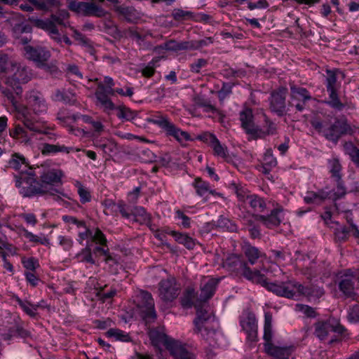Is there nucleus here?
<instances>
[{
	"instance_id": "f257e3e1",
	"label": "nucleus",
	"mask_w": 359,
	"mask_h": 359,
	"mask_svg": "<svg viewBox=\"0 0 359 359\" xmlns=\"http://www.w3.org/2000/svg\"><path fill=\"white\" fill-rule=\"evenodd\" d=\"M32 77L33 72L29 67L17 62L5 81L6 85L11 88L13 92L10 89L4 88L2 90V94L7 97L19 114L21 115V121L27 129L36 133L46 134L50 128L40 121L34 119L29 109L27 107L18 105L14 96V93L17 95H20L22 93V85L27 83L32 80Z\"/></svg>"
},
{
	"instance_id": "f03ea898",
	"label": "nucleus",
	"mask_w": 359,
	"mask_h": 359,
	"mask_svg": "<svg viewBox=\"0 0 359 359\" xmlns=\"http://www.w3.org/2000/svg\"><path fill=\"white\" fill-rule=\"evenodd\" d=\"M252 276H248V280L252 283L262 285L269 291L278 296L289 299H295L300 294H304V287L294 280H288L280 283H269L266 276L258 270Z\"/></svg>"
},
{
	"instance_id": "7ed1b4c3",
	"label": "nucleus",
	"mask_w": 359,
	"mask_h": 359,
	"mask_svg": "<svg viewBox=\"0 0 359 359\" xmlns=\"http://www.w3.org/2000/svg\"><path fill=\"white\" fill-rule=\"evenodd\" d=\"M311 124L318 133L334 144L338 142L341 136L352 135L356 129L355 127L353 128L348 124L346 118H337L332 124L316 118L311 121Z\"/></svg>"
},
{
	"instance_id": "20e7f679",
	"label": "nucleus",
	"mask_w": 359,
	"mask_h": 359,
	"mask_svg": "<svg viewBox=\"0 0 359 359\" xmlns=\"http://www.w3.org/2000/svg\"><path fill=\"white\" fill-rule=\"evenodd\" d=\"M62 220L69 224L76 225L78 228H83V231L78 233L77 241L82 245L84 241H88L97 245L94 249V252H100L107 255L108 250H105L104 246H107V240L104 233L99 228L89 229L86 226L84 221L79 220L75 217L70 215L62 216Z\"/></svg>"
},
{
	"instance_id": "39448f33",
	"label": "nucleus",
	"mask_w": 359,
	"mask_h": 359,
	"mask_svg": "<svg viewBox=\"0 0 359 359\" xmlns=\"http://www.w3.org/2000/svg\"><path fill=\"white\" fill-rule=\"evenodd\" d=\"M273 337L272 314L270 312L264 313V336L266 341L264 349L266 353L273 359H294L295 346L293 345H276L271 342Z\"/></svg>"
},
{
	"instance_id": "423d86ee",
	"label": "nucleus",
	"mask_w": 359,
	"mask_h": 359,
	"mask_svg": "<svg viewBox=\"0 0 359 359\" xmlns=\"http://www.w3.org/2000/svg\"><path fill=\"white\" fill-rule=\"evenodd\" d=\"M149 335L153 344L165 346L175 359H196L195 355L188 351L181 342L174 340L165 333L153 330Z\"/></svg>"
},
{
	"instance_id": "0eeeda50",
	"label": "nucleus",
	"mask_w": 359,
	"mask_h": 359,
	"mask_svg": "<svg viewBox=\"0 0 359 359\" xmlns=\"http://www.w3.org/2000/svg\"><path fill=\"white\" fill-rule=\"evenodd\" d=\"M15 186L22 197L32 198L46 195L44 187L38 181L33 171L20 172L14 175Z\"/></svg>"
},
{
	"instance_id": "6e6552de",
	"label": "nucleus",
	"mask_w": 359,
	"mask_h": 359,
	"mask_svg": "<svg viewBox=\"0 0 359 359\" xmlns=\"http://www.w3.org/2000/svg\"><path fill=\"white\" fill-rule=\"evenodd\" d=\"M64 177V172L58 168H50L44 171L40 176L41 185L44 187L46 194L54 197V200L60 202L62 198L70 199L67 194L62 191L53 187L55 184H62V179Z\"/></svg>"
},
{
	"instance_id": "1a4fd4ad",
	"label": "nucleus",
	"mask_w": 359,
	"mask_h": 359,
	"mask_svg": "<svg viewBox=\"0 0 359 359\" xmlns=\"http://www.w3.org/2000/svg\"><path fill=\"white\" fill-rule=\"evenodd\" d=\"M197 317L194 320L196 332L207 341L210 346H220L219 339L222 338V334L217 332L209 323L210 316L207 312L201 308L197 309Z\"/></svg>"
},
{
	"instance_id": "9d476101",
	"label": "nucleus",
	"mask_w": 359,
	"mask_h": 359,
	"mask_svg": "<svg viewBox=\"0 0 359 359\" xmlns=\"http://www.w3.org/2000/svg\"><path fill=\"white\" fill-rule=\"evenodd\" d=\"M148 122L157 126L163 130L167 136L172 137L178 142L182 144L184 142L191 140L190 135L177 127L166 115L160 112L156 113L148 119Z\"/></svg>"
},
{
	"instance_id": "9b49d317",
	"label": "nucleus",
	"mask_w": 359,
	"mask_h": 359,
	"mask_svg": "<svg viewBox=\"0 0 359 359\" xmlns=\"http://www.w3.org/2000/svg\"><path fill=\"white\" fill-rule=\"evenodd\" d=\"M337 69H327L326 71L325 86L329 95V100L325 101V103L330 106L331 108L341 111L345 108L344 104L339 98L338 90L340 88L341 84L337 81Z\"/></svg>"
},
{
	"instance_id": "f8f14e48",
	"label": "nucleus",
	"mask_w": 359,
	"mask_h": 359,
	"mask_svg": "<svg viewBox=\"0 0 359 359\" xmlns=\"http://www.w3.org/2000/svg\"><path fill=\"white\" fill-rule=\"evenodd\" d=\"M223 267L229 271L241 272L248 279V276H252L257 270H252L246 262L243 261L240 256L234 254L229 255L223 262Z\"/></svg>"
},
{
	"instance_id": "ddd939ff",
	"label": "nucleus",
	"mask_w": 359,
	"mask_h": 359,
	"mask_svg": "<svg viewBox=\"0 0 359 359\" xmlns=\"http://www.w3.org/2000/svg\"><path fill=\"white\" fill-rule=\"evenodd\" d=\"M160 298L164 302H172L176 299L180 292V287L176 279L170 276L161 280L158 283Z\"/></svg>"
},
{
	"instance_id": "4468645a",
	"label": "nucleus",
	"mask_w": 359,
	"mask_h": 359,
	"mask_svg": "<svg viewBox=\"0 0 359 359\" xmlns=\"http://www.w3.org/2000/svg\"><path fill=\"white\" fill-rule=\"evenodd\" d=\"M287 90L285 87H280L271 92L269 100L270 110L278 116H283L286 113L285 99Z\"/></svg>"
},
{
	"instance_id": "2eb2a0df",
	"label": "nucleus",
	"mask_w": 359,
	"mask_h": 359,
	"mask_svg": "<svg viewBox=\"0 0 359 359\" xmlns=\"http://www.w3.org/2000/svg\"><path fill=\"white\" fill-rule=\"evenodd\" d=\"M344 327L334 319L319 321L315 324L314 334L320 340H325L332 333L341 334Z\"/></svg>"
},
{
	"instance_id": "dca6fc26",
	"label": "nucleus",
	"mask_w": 359,
	"mask_h": 359,
	"mask_svg": "<svg viewBox=\"0 0 359 359\" xmlns=\"http://www.w3.org/2000/svg\"><path fill=\"white\" fill-rule=\"evenodd\" d=\"M141 302L139 307L142 318L147 323H151L156 318V313L154 308V301L151 294L147 291H141L140 294Z\"/></svg>"
},
{
	"instance_id": "f3484780",
	"label": "nucleus",
	"mask_w": 359,
	"mask_h": 359,
	"mask_svg": "<svg viewBox=\"0 0 359 359\" xmlns=\"http://www.w3.org/2000/svg\"><path fill=\"white\" fill-rule=\"evenodd\" d=\"M356 276L351 269H347L339 274L338 287L346 297H352L355 294Z\"/></svg>"
},
{
	"instance_id": "a211bd4d",
	"label": "nucleus",
	"mask_w": 359,
	"mask_h": 359,
	"mask_svg": "<svg viewBox=\"0 0 359 359\" xmlns=\"http://www.w3.org/2000/svg\"><path fill=\"white\" fill-rule=\"evenodd\" d=\"M290 102L296 109L302 111L305 108V103L312 99L309 90L294 83L290 84Z\"/></svg>"
},
{
	"instance_id": "6ab92c4d",
	"label": "nucleus",
	"mask_w": 359,
	"mask_h": 359,
	"mask_svg": "<svg viewBox=\"0 0 359 359\" xmlns=\"http://www.w3.org/2000/svg\"><path fill=\"white\" fill-rule=\"evenodd\" d=\"M27 104L35 114H43L47 112L48 104L43 94L35 90L26 94Z\"/></svg>"
},
{
	"instance_id": "aec40b11",
	"label": "nucleus",
	"mask_w": 359,
	"mask_h": 359,
	"mask_svg": "<svg viewBox=\"0 0 359 359\" xmlns=\"http://www.w3.org/2000/svg\"><path fill=\"white\" fill-rule=\"evenodd\" d=\"M240 325L247 334L248 338L255 341L257 336V320L255 315L250 311H245L240 317Z\"/></svg>"
},
{
	"instance_id": "412c9836",
	"label": "nucleus",
	"mask_w": 359,
	"mask_h": 359,
	"mask_svg": "<svg viewBox=\"0 0 359 359\" xmlns=\"http://www.w3.org/2000/svg\"><path fill=\"white\" fill-rule=\"evenodd\" d=\"M198 139L210 147L215 156L222 158L229 156V151L226 144H222L214 134L205 133L200 135Z\"/></svg>"
},
{
	"instance_id": "4be33fe9",
	"label": "nucleus",
	"mask_w": 359,
	"mask_h": 359,
	"mask_svg": "<svg viewBox=\"0 0 359 359\" xmlns=\"http://www.w3.org/2000/svg\"><path fill=\"white\" fill-rule=\"evenodd\" d=\"M25 56L27 59L34 62L39 67L43 62H47L50 57V53L41 46H25Z\"/></svg>"
},
{
	"instance_id": "5701e85b",
	"label": "nucleus",
	"mask_w": 359,
	"mask_h": 359,
	"mask_svg": "<svg viewBox=\"0 0 359 359\" xmlns=\"http://www.w3.org/2000/svg\"><path fill=\"white\" fill-rule=\"evenodd\" d=\"M255 217L267 228L271 229L278 226L284 220V210L282 207H278L272 210L269 215H257Z\"/></svg>"
},
{
	"instance_id": "b1692460",
	"label": "nucleus",
	"mask_w": 359,
	"mask_h": 359,
	"mask_svg": "<svg viewBox=\"0 0 359 359\" xmlns=\"http://www.w3.org/2000/svg\"><path fill=\"white\" fill-rule=\"evenodd\" d=\"M219 280V279H215L210 276L203 278L200 285L201 294L198 299L199 302H205L213 296Z\"/></svg>"
},
{
	"instance_id": "393cba45",
	"label": "nucleus",
	"mask_w": 359,
	"mask_h": 359,
	"mask_svg": "<svg viewBox=\"0 0 359 359\" xmlns=\"http://www.w3.org/2000/svg\"><path fill=\"white\" fill-rule=\"evenodd\" d=\"M191 185L194 188L196 194L203 198L204 201H208L209 195L222 196L221 194L212 188L209 182L203 180L201 178H196Z\"/></svg>"
},
{
	"instance_id": "a878e982",
	"label": "nucleus",
	"mask_w": 359,
	"mask_h": 359,
	"mask_svg": "<svg viewBox=\"0 0 359 359\" xmlns=\"http://www.w3.org/2000/svg\"><path fill=\"white\" fill-rule=\"evenodd\" d=\"M239 119L242 128L248 134L255 135L257 133L258 128L254 123V116L252 110L245 108L239 114Z\"/></svg>"
},
{
	"instance_id": "bb28decb",
	"label": "nucleus",
	"mask_w": 359,
	"mask_h": 359,
	"mask_svg": "<svg viewBox=\"0 0 359 359\" xmlns=\"http://www.w3.org/2000/svg\"><path fill=\"white\" fill-rule=\"evenodd\" d=\"M237 196L239 200L249 204L255 212H264L266 208V204L264 198L256 194L245 196L240 192H237Z\"/></svg>"
},
{
	"instance_id": "cd10ccee",
	"label": "nucleus",
	"mask_w": 359,
	"mask_h": 359,
	"mask_svg": "<svg viewBox=\"0 0 359 359\" xmlns=\"http://www.w3.org/2000/svg\"><path fill=\"white\" fill-rule=\"evenodd\" d=\"M193 45L189 41H177L175 40H170L163 45L155 47V51L160 50H166L169 51L177 52L193 48Z\"/></svg>"
},
{
	"instance_id": "c85d7f7f",
	"label": "nucleus",
	"mask_w": 359,
	"mask_h": 359,
	"mask_svg": "<svg viewBox=\"0 0 359 359\" xmlns=\"http://www.w3.org/2000/svg\"><path fill=\"white\" fill-rule=\"evenodd\" d=\"M95 95L99 104L104 111H110L115 109L114 104L109 97L111 95L104 90L102 85H98Z\"/></svg>"
},
{
	"instance_id": "c756f323",
	"label": "nucleus",
	"mask_w": 359,
	"mask_h": 359,
	"mask_svg": "<svg viewBox=\"0 0 359 359\" xmlns=\"http://www.w3.org/2000/svg\"><path fill=\"white\" fill-rule=\"evenodd\" d=\"M132 215L133 216L130 221L138 222L140 224H145L152 229L151 227V215L147 212L144 208L142 206L133 207Z\"/></svg>"
},
{
	"instance_id": "7c9ffc66",
	"label": "nucleus",
	"mask_w": 359,
	"mask_h": 359,
	"mask_svg": "<svg viewBox=\"0 0 359 359\" xmlns=\"http://www.w3.org/2000/svg\"><path fill=\"white\" fill-rule=\"evenodd\" d=\"M330 193L327 189H320L318 191H308L304 198L306 203L319 204L327 198Z\"/></svg>"
},
{
	"instance_id": "2f4dec72",
	"label": "nucleus",
	"mask_w": 359,
	"mask_h": 359,
	"mask_svg": "<svg viewBox=\"0 0 359 359\" xmlns=\"http://www.w3.org/2000/svg\"><path fill=\"white\" fill-rule=\"evenodd\" d=\"M52 100L56 102H63L67 104H74L76 102V96L72 90H56L52 95Z\"/></svg>"
},
{
	"instance_id": "473e14b6",
	"label": "nucleus",
	"mask_w": 359,
	"mask_h": 359,
	"mask_svg": "<svg viewBox=\"0 0 359 359\" xmlns=\"http://www.w3.org/2000/svg\"><path fill=\"white\" fill-rule=\"evenodd\" d=\"M180 244L183 245L188 250H192L196 245V241L187 233L171 231L169 233Z\"/></svg>"
},
{
	"instance_id": "72a5a7b5",
	"label": "nucleus",
	"mask_w": 359,
	"mask_h": 359,
	"mask_svg": "<svg viewBox=\"0 0 359 359\" xmlns=\"http://www.w3.org/2000/svg\"><path fill=\"white\" fill-rule=\"evenodd\" d=\"M333 182L335 187L331 190H327L328 192L330 193L328 198L336 201L344 197L347 193V190L342 179H340L339 180H333Z\"/></svg>"
},
{
	"instance_id": "f704fd0d",
	"label": "nucleus",
	"mask_w": 359,
	"mask_h": 359,
	"mask_svg": "<svg viewBox=\"0 0 359 359\" xmlns=\"http://www.w3.org/2000/svg\"><path fill=\"white\" fill-rule=\"evenodd\" d=\"M72 151H79L80 149H74L73 147H68L65 145L50 144H44L42 149L43 154H55L58 152L69 154Z\"/></svg>"
},
{
	"instance_id": "c9c22d12",
	"label": "nucleus",
	"mask_w": 359,
	"mask_h": 359,
	"mask_svg": "<svg viewBox=\"0 0 359 359\" xmlns=\"http://www.w3.org/2000/svg\"><path fill=\"white\" fill-rule=\"evenodd\" d=\"M116 11L130 22H134L139 18L138 13L133 7L117 6L116 8Z\"/></svg>"
},
{
	"instance_id": "e433bc0d",
	"label": "nucleus",
	"mask_w": 359,
	"mask_h": 359,
	"mask_svg": "<svg viewBox=\"0 0 359 359\" xmlns=\"http://www.w3.org/2000/svg\"><path fill=\"white\" fill-rule=\"evenodd\" d=\"M95 145L109 156L116 153L118 151L117 144L111 140H106L104 141L97 140L95 142Z\"/></svg>"
},
{
	"instance_id": "4c0bfd02",
	"label": "nucleus",
	"mask_w": 359,
	"mask_h": 359,
	"mask_svg": "<svg viewBox=\"0 0 359 359\" xmlns=\"http://www.w3.org/2000/svg\"><path fill=\"white\" fill-rule=\"evenodd\" d=\"M16 63L7 54L0 53V74L8 75Z\"/></svg>"
},
{
	"instance_id": "58836bf2",
	"label": "nucleus",
	"mask_w": 359,
	"mask_h": 359,
	"mask_svg": "<svg viewBox=\"0 0 359 359\" xmlns=\"http://www.w3.org/2000/svg\"><path fill=\"white\" fill-rule=\"evenodd\" d=\"M107 14V12L101 6L92 2H86L84 15L102 18L104 17Z\"/></svg>"
},
{
	"instance_id": "ea45409f",
	"label": "nucleus",
	"mask_w": 359,
	"mask_h": 359,
	"mask_svg": "<svg viewBox=\"0 0 359 359\" xmlns=\"http://www.w3.org/2000/svg\"><path fill=\"white\" fill-rule=\"evenodd\" d=\"M243 251L249 263L252 265H254L257 259L262 255V252L257 248L249 244L244 246Z\"/></svg>"
},
{
	"instance_id": "a19ab883",
	"label": "nucleus",
	"mask_w": 359,
	"mask_h": 359,
	"mask_svg": "<svg viewBox=\"0 0 359 359\" xmlns=\"http://www.w3.org/2000/svg\"><path fill=\"white\" fill-rule=\"evenodd\" d=\"M74 184L75 187L77 188V193L79 196L80 202L82 204H85L91 201L92 196L88 188L83 185V184L78 180L75 181Z\"/></svg>"
},
{
	"instance_id": "79ce46f5",
	"label": "nucleus",
	"mask_w": 359,
	"mask_h": 359,
	"mask_svg": "<svg viewBox=\"0 0 359 359\" xmlns=\"http://www.w3.org/2000/svg\"><path fill=\"white\" fill-rule=\"evenodd\" d=\"M328 167L332 180L341 179V165L337 158H332L328 161Z\"/></svg>"
},
{
	"instance_id": "37998d69",
	"label": "nucleus",
	"mask_w": 359,
	"mask_h": 359,
	"mask_svg": "<svg viewBox=\"0 0 359 359\" xmlns=\"http://www.w3.org/2000/svg\"><path fill=\"white\" fill-rule=\"evenodd\" d=\"M21 231L22 236L31 243H33L34 244H41L44 245H49V240L47 238H46L43 234H41L42 236L35 235L25 228L21 229Z\"/></svg>"
},
{
	"instance_id": "c03bdc74",
	"label": "nucleus",
	"mask_w": 359,
	"mask_h": 359,
	"mask_svg": "<svg viewBox=\"0 0 359 359\" xmlns=\"http://www.w3.org/2000/svg\"><path fill=\"white\" fill-rule=\"evenodd\" d=\"M87 241L86 246L83 248L78 254L77 257L80 259L81 262H84L87 263H90L91 264H95V260L93 258L92 256V250H91V245L93 242L91 241Z\"/></svg>"
},
{
	"instance_id": "a18cd8bd",
	"label": "nucleus",
	"mask_w": 359,
	"mask_h": 359,
	"mask_svg": "<svg viewBox=\"0 0 359 359\" xmlns=\"http://www.w3.org/2000/svg\"><path fill=\"white\" fill-rule=\"evenodd\" d=\"M195 297V290L193 287L187 288L180 299L181 305L184 308H191L194 305Z\"/></svg>"
},
{
	"instance_id": "49530a36",
	"label": "nucleus",
	"mask_w": 359,
	"mask_h": 359,
	"mask_svg": "<svg viewBox=\"0 0 359 359\" xmlns=\"http://www.w3.org/2000/svg\"><path fill=\"white\" fill-rule=\"evenodd\" d=\"M194 104L198 107L203 108L205 112H216L217 109L215 106L211 104L210 100L205 99L201 95H196L194 97Z\"/></svg>"
},
{
	"instance_id": "de8ad7c7",
	"label": "nucleus",
	"mask_w": 359,
	"mask_h": 359,
	"mask_svg": "<svg viewBox=\"0 0 359 359\" xmlns=\"http://www.w3.org/2000/svg\"><path fill=\"white\" fill-rule=\"evenodd\" d=\"M15 301L27 315L31 317H34L36 316V311L39 307V305L32 304L27 301H23L18 297H15Z\"/></svg>"
},
{
	"instance_id": "09e8293b",
	"label": "nucleus",
	"mask_w": 359,
	"mask_h": 359,
	"mask_svg": "<svg viewBox=\"0 0 359 359\" xmlns=\"http://www.w3.org/2000/svg\"><path fill=\"white\" fill-rule=\"evenodd\" d=\"M31 29V27L23 22L15 23L12 27L13 36L15 39H20L22 34L30 33Z\"/></svg>"
},
{
	"instance_id": "8fccbe9b",
	"label": "nucleus",
	"mask_w": 359,
	"mask_h": 359,
	"mask_svg": "<svg viewBox=\"0 0 359 359\" xmlns=\"http://www.w3.org/2000/svg\"><path fill=\"white\" fill-rule=\"evenodd\" d=\"M8 165L16 170H19L22 165L27 167L26 159L22 155L14 154L8 161Z\"/></svg>"
},
{
	"instance_id": "3c124183",
	"label": "nucleus",
	"mask_w": 359,
	"mask_h": 359,
	"mask_svg": "<svg viewBox=\"0 0 359 359\" xmlns=\"http://www.w3.org/2000/svg\"><path fill=\"white\" fill-rule=\"evenodd\" d=\"M344 148L346 154H348L351 161L359 169V149H358L351 143L346 144Z\"/></svg>"
},
{
	"instance_id": "603ef678",
	"label": "nucleus",
	"mask_w": 359,
	"mask_h": 359,
	"mask_svg": "<svg viewBox=\"0 0 359 359\" xmlns=\"http://www.w3.org/2000/svg\"><path fill=\"white\" fill-rule=\"evenodd\" d=\"M114 109L117 110L116 116L119 119L131 121L135 117L134 111L126 107H115Z\"/></svg>"
},
{
	"instance_id": "864d4df0",
	"label": "nucleus",
	"mask_w": 359,
	"mask_h": 359,
	"mask_svg": "<svg viewBox=\"0 0 359 359\" xmlns=\"http://www.w3.org/2000/svg\"><path fill=\"white\" fill-rule=\"evenodd\" d=\"M107 335L109 337L114 338L115 340H119L122 341H130V336L125 332L111 328L107 332Z\"/></svg>"
},
{
	"instance_id": "5fc2aeb1",
	"label": "nucleus",
	"mask_w": 359,
	"mask_h": 359,
	"mask_svg": "<svg viewBox=\"0 0 359 359\" xmlns=\"http://www.w3.org/2000/svg\"><path fill=\"white\" fill-rule=\"evenodd\" d=\"M21 262L24 268H25L27 270L30 271L29 272L34 271L36 269H38L40 266L39 260L34 257H22L21 259Z\"/></svg>"
},
{
	"instance_id": "6e6d98bb",
	"label": "nucleus",
	"mask_w": 359,
	"mask_h": 359,
	"mask_svg": "<svg viewBox=\"0 0 359 359\" xmlns=\"http://www.w3.org/2000/svg\"><path fill=\"white\" fill-rule=\"evenodd\" d=\"M217 224L219 227L225 229L231 232L236 231L238 229V227L234 222L223 216H220L219 217Z\"/></svg>"
},
{
	"instance_id": "4d7b16f0",
	"label": "nucleus",
	"mask_w": 359,
	"mask_h": 359,
	"mask_svg": "<svg viewBox=\"0 0 359 359\" xmlns=\"http://www.w3.org/2000/svg\"><path fill=\"white\" fill-rule=\"evenodd\" d=\"M243 222L245 225L249 226V231L252 238H257L260 236V230L258 226L253 225L252 217H244L243 218Z\"/></svg>"
},
{
	"instance_id": "13d9d810",
	"label": "nucleus",
	"mask_w": 359,
	"mask_h": 359,
	"mask_svg": "<svg viewBox=\"0 0 359 359\" xmlns=\"http://www.w3.org/2000/svg\"><path fill=\"white\" fill-rule=\"evenodd\" d=\"M10 135L13 138H22L26 142H30V138L27 135L26 130L20 125H17L15 128L10 130Z\"/></svg>"
},
{
	"instance_id": "bf43d9fd",
	"label": "nucleus",
	"mask_w": 359,
	"mask_h": 359,
	"mask_svg": "<svg viewBox=\"0 0 359 359\" xmlns=\"http://www.w3.org/2000/svg\"><path fill=\"white\" fill-rule=\"evenodd\" d=\"M86 2L78 1L76 0H69L68 8L69 10L84 15Z\"/></svg>"
},
{
	"instance_id": "052dcab7",
	"label": "nucleus",
	"mask_w": 359,
	"mask_h": 359,
	"mask_svg": "<svg viewBox=\"0 0 359 359\" xmlns=\"http://www.w3.org/2000/svg\"><path fill=\"white\" fill-rule=\"evenodd\" d=\"M39 67L43 69L46 72L50 74L53 76H57L60 74V71L57 65L56 61H52L50 63L43 62Z\"/></svg>"
},
{
	"instance_id": "680f3d73",
	"label": "nucleus",
	"mask_w": 359,
	"mask_h": 359,
	"mask_svg": "<svg viewBox=\"0 0 359 359\" xmlns=\"http://www.w3.org/2000/svg\"><path fill=\"white\" fill-rule=\"evenodd\" d=\"M172 17L175 20H182L192 18L194 13L191 11H184L180 8H175L172 12Z\"/></svg>"
},
{
	"instance_id": "e2e57ef3",
	"label": "nucleus",
	"mask_w": 359,
	"mask_h": 359,
	"mask_svg": "<svg viewBox=\"0 0 359 359\" xmlns=\"http://www.w3.org/2000/svg\"><path fill=\"white\" fill-rule=\"evenodd\" d=\"M116 207L123 217H124L128 220H131L132 216H133V215H132L133 208L128 207L126 205V203L123 201H119L116 204Z\"/></svg>"
},
{
	"instance_id": "0e129e2a",
	"label": "nucleus",
	"mask_w": 359,
	"mask_h": 359,
	"mask_svg": "<svg viewBox=\"0 0 359 359\" xmlns=\"http://www.w3.org/2000/svg\"><path fill=\"white\" fill-rule=\"evenodd\" d=\"M98 85H102L104 90H105L110 95H114V89L113 87L115 83L113 79L110 76H104L103 81H100L97 83Z\"/></svg>"
},
{
	"instance_id": "69168bd1",
	"label": "nucleus",
	"mask_w": 359,
	"mask_h": 359,
	"mask_svg": "<svg viewBox=\"0 0 359 359\" xmlns=\"http://www.w3.org/2000/svg\"><path fill=\"white\" fill-rule=\"evenodd\" d=\"M175 217L177 219L182 221L181 225L185 228L189 229L191 226V219L187 216L183 211L180 210H175Z\"/></svg>"
},
{
	"instance_id": "338daca9",
	"label": "nucleus",
	"mask_w": 359,
	"mask_h": 359,
	"mask_svg": "<svg viewBox=\"0 0 359 359\" xmlns=\"http://www.w3.org/2000/svg\"><path fill=\"white\" fill-rule=\"evenodd\" d=\"M66 74L68 76H74L79 79H83V74L79 67L75 64H68L66 66Z\"/></svg>"
},
{
	"instance_id": "774afa93",
	"label": "nucleus",
	"mask_w": 359,
	"mask_h": 359,
	"mask_svg": "<svg viewBox=\"0 0 359 359\" xmlns=\"http://www.w3.org/2000/svg\"><path fill=\"white\" fill-rule=\"evenodd\" d=\"M348 318L351 323H359V304H355L350 308Z\"/></svg>"
}]
</instances>
